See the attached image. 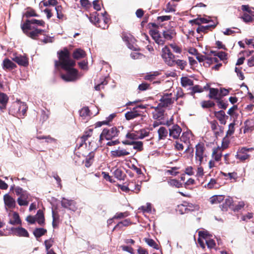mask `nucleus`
<instances>
[{
  "mask_svg": "<svg viewBox=\"0 0 254 254\" xmlns=\"http://www.w3.org/2000/svg\"><path fill=\"white\" fill-rule=\"evenodd\" d=\"M190 136L191 134L190 132L188 131L184 132L181 136L180 140L181 141H183L185 143H190Z\"/></svg>",
  "mask_w": 254,
  "mask_h": 254,
  "instance_id": "obj_46",
  "label": "nucleus"
},
{
  "mask_svg": "<svg viewBox=\"0 0 254 254\" xmlns=\"http://www.w3.org/2000/svg\"><path fill=\"white\" fill-rule=\"evenodd\" d=\"M216 24H210L206 26H199L196 29V32L198 33H207L210 28H214L216 26Z\"/></svg>",
  "mask_w": 254,
  "mask_h": 254,
  "instance_id": "obj_32",
  "label": "nucleus"
},
{
  "mask_svg": "<svg viewBox=\"0 0 254 254\" xmlns=\"http://www.w3.org/2000/svg\"><path fill=\"white\" fill-rule=\"evenodd\" d=\"M8 101V97L5 93L0 92V109L4 110L6 108Z\"/></svg>",
  "mask_w": 254,
  "mask_h": 254,
  "instance_id": "obj_28",
  "label": "nucleus"
},
{
  "mask_svg": "<svg viewBox=\"0 0 254 254\" xmlns=\"http://www.w3.org/2000/svg\"><path fill=\"white\" fill-rule=\"evenodd\" d=\"M12 234L18 237H29V234L28 231L24 228L19 227L17 228L12 227L11 228Z\"/></svg>",
  "mask_w": 254,
  "mask_h": 254,
  "instance_id": "obj_13",
  "label": "nucleus"
},
{
  "mask_svg": "<svg viewBox=\"0 0 254 254\" xmlns=\"http://www.w3.org/2000/svg\"><path fill=\"white\" fill-rule=\"evenodd\" d=\"M129 191H131L136 193H138L141 189V185L136 184L135 182L131 181L129 182L127 184Z\"/></svg>",
  "mask_w": 254,
  "mask_h": 254,
  "instance_id": "obj_26",
  "label": "nucleus"
},
{
  "mask_svg": "<svg viewBox=\"0 0 254 254\" xmlns=\"http://www.w3.org/2000/svg\"><path fill=\"white\" fill-rule=\"evenodd\" d=\"M222 150V149L219 146L213 149L212 156L214 158V161L219 162L221 160Z\"/></svg>",
  "mask_w": 254,
  "mask_h": 254,
  "instance_id": "obj_23",
  "label": "nucleus"
},
{
  "mask_svg": "<svg viewBox=\"0 0 254 254\" xmlns=\"http://www.w3.org/2000/svg\"><path fill=\"white\" fill-rule=\"evenodd\" d=\"M99 16V14L97 12H95L92 14H90L89 18L90 21L96 26V23L99 22V19L100 18Z\"/></svg>",
  "mask_w": 254,
  "mask_h": 254,
  "instance_id": "obj_47",
  "label": "nucleus"
},
{
  "mask_svg": "<svg viewBox=\"0 0 254 254\" xmlns=\"http://www.w3.org/2000/svg\"><path fill=\"white\" fill-rule=\"evenodd\" d=\"M129 215L127 211L125 212H118L114 216V218L118 219L125 218Z\"/></svg>",
  "mask_w": 254,
  "mask_h": 254,
  "instance_id": "obj_59",
  "label": "nucleus"
},
{
  "mask_svg": "<svg viewBox=\"0 0 254 254\" xmlns=\"http://www.w3.org/2000/svg\"><path fill=\"white\" fill-rule=\"evenodd\" d=\"M140 116L141 114L136 110V108H133L132 110L127 112L125 114V118L127 120H132Z\"/></svg>",
  "mask_w": 254,
  "mask_h": 254,
  "instance_id": "obj_21",
  "label": "nucleus"
},
{
  "mask_svg": "<svg viewBox=\"0 0 254 254\" xmlns=\"http://www.w3.org/2000/svg\"><path fill=\"white\" fill-rule=\"evenodd\" d=\"M129 154V152L121 147H118L117 149L111 151V156L113 158L124 157Z\"/></svg>",
  "mask_w": 254,
  "mask_h": 254,
  "instance_id": "obj_11",
  "label": "nucleus"
},
{
  "mask_svg": "<svg viewBox=\"0 0 254 254\" xmlns=\"http://www.w3.org/2000/svg\"><path fill=\"white\" fill-rule=\"evenodd\" d=\"M245 128L244 132H252L254 130V120L248 119L244 122Z\"/></svg>",
  "mask_w": 254,
  "mask_h": 254,
  "instance_id": "obj_25",
  "label": "nucleus"
},
{
  "mask_svg": "<svg viewBox=\"0 0 254 254\" xmlns=\"http://www.w3.org/2000/svg\"><path fill=\"white\" fill-rule=\"evenodd\" d=\"M213 113L215 117L219 121L221 125H226L227 120L228 119L229 117L226 115L224 110H221L218 111H214Z\"/></svg>",
  "mask_w": 254,
  "mask_h": 254,
  "instance_id": "obj_14",
  "label": "nucleus"
},
{
  "mask_svg": "<svg viewBox=\"0 0 254 254\" xmlns=\"http://www.w3.org/2000/svg\"><path fill=\"white\" fill-rule=\"evenodd\" d=\"M161 57L168 65L173 66L175 65V56L171 53L168 46H165L162 48Z\"/></svg>",
  "mask_w": 254,
  "mask_h": 254,
  "instance_id": "obj_5",
  "label": "nucleus"
},
{
  "mask_svg": "<svg viewBox=\"0 0 254 254\" xmlns=\"http://www.w3.org/2000/svg\"><path fill=\"white\" fill-rule=\"evenodd\" d=\"M210 235L207 231H201L198 232V237L204 239L205 241L210 238Z\"/></svg>",
  "mask_w": 254,
  "mask_h": 254,
  "instance_id": "obj_60",
  "label": "nucleus"
},
{
  "mask_svg": "<svg viewBox=\"0 0 254 254\" xmlns=\"http://www.w3.org/2000/svg\"><path fill=\"white\" fill-rule=\"evenodd\" d=\"M85 158V166L87 168H89L93 162L94 158V153L92 151L89 152L88 150V153L86 155V156H83Z\"/></svg>",
  "mask_w": 254,
  "mask_h": 254,
  "instance_id": "obj_27",
  "label": "nucleus"
},
{
  "mask_svg": "<svg viewBox=\"0 0 254 254\" xmlns=\"http://www.w3.org/2000/svg\"><path fill=\"white\" fill-rule=\"evenodd\" d=\"M25 16L29 18L32 16H38V15L36 13L35 11L33 9H30L26 11L24 14Z\"/></svg>",
  "mask_w": 254,
  "mask_h": 254,
  "instance_id": "obj_61",
  "label": "nucleus"
},
{
  "mask_svg": "<svg viewBox=\"0 0 254 254\" xmlns=\"http://www.w3.org/2000/svg\"><path fill=\"white\" fill-rule=\"evenodd\" d=\"M208 97L210 99H214L216 101L221 97L219 90L217 88H210Z\"/></svg>",
  "mask_w": 254,
  "mask_h": 254,
  "instance_id": "obj_29",
  "label": "nucleus"
},
{
  "mask_svg": "<svg viewBox=\"0 0 254 254\" xmlns=\"http://www.w3.org/2000/svg\"><path fill=\"white\" fill-rule=\"evenodd\" d=\"M235 121V120H234L233 122L229 125L228 130L226 132V136H231L234 134L235 132V126L236 125Z\"/></svg>",
  "mask_w": 254,
  "mask_h": 254,
  "instance_id": "obj_49",
  "label": "nucleus"
},
{
  "mask_svg": "<svg viewBox=\"0 0 254 254\" xmlns=\"http://www.w3.org/2000/svg\"><path fill=\"white\" fill-rule=\"evenodd\" d=\"M113 174L115 177L119 180H124L126 177V175L124 172L119 168L116 169L114 171Z\"/></svg>",
  "mask_w": 254,
  "mask_h": 254,
  "instance_id": "obj_37",
  "label": "nucleus"
},
{
  "mask_svg": "<svg viewBox=\"0 0 254 254\" xmlns=\"http://www.w3.org/2000/svg\"><path fill=\"white\" fill-rule=\"evenodd\" d=\"M175 64L179 67L181 70H184L187 65V62L184 60H175Z\"/></svg>",
  "mask_w": 254,
  "mask_h": 254,
  "instance_id": "obj_53",
  "label": "nucleus"
},
{
  "mask_svg": "<svg viewBox=\"0 0 254 254\" xmlns=\"http://www.w3.org/2000/svg\"><path fill=\"white\" fill-rule=\"evenodd\" d=\"M193 50L194 51V52L196 53V58L199 62H202L205 60H207L208 61V57L198 53L197 50H196L195 49H193Z\"/></svg>",
  "mask_w": 254,
  "mask_h": 254,
  "instance_id": "obj_57",
  "label": "nucleus"
},
{
  "mask_svg": "<svg viewBox=\"0 0 254 254\" xmlns=\"http://www.w3.org/2000/svg\"><path fill=\"white\" fill-rule=\"evenodd\" d=\"M176 35L174 30L169 29L163 32V36L164 39L171 40L174 36Z\"/></svg>",
  "mask_w": 254,
  "mask_h": 254,
  "instance_id": "obj_34",
  "label": "nucleus"
},
{
  "mask_svg": "<svg viewBox=\"0 0 254 254\" xmlns=\"http://www.w3.org/2000/svg\"><path fill=\"white\" fill-rule=\"evenodd\" d=\"M241 7L243 11H246L252 16H254V13L253 11V10H254V8L250 7L249 5H242Z\"/></svg>",
  "mask_w": 254,
  "mask_h": 254,
  "instance_id": "obj_56",
  "label": "nucleus"
},
{
  "mask_svg": "<svg viewBox=\"0 0 254 254\" xmlns=\"http://www.w3.org/2000/svg\"><path fill=\"white\" fill-rule=\"evenodd\" d=\"M90 111L88 107H84L79 111V115L81 117L86 118L90 116Z\"/></svg>",
  "mask_w": 254,
  "mask_h": 254,
  "instance_id": "obj_51",
  "label": "nucleus"
},
{
  "mask_svg": "<svg viewBox=\"0 0 254 254\" xmlns=\"http://www.w3.org/2000/svg\"><path fill=\"white\" fill-rule=\"evenodd\" d=\"M12 60L21 66L26 67L29 64L28 58L25 55H17L16 54H13Z\"/></svg>",
  "mask_w": 254,
  "mask_h": 254,
  "instance_id": "obj_10",
  "label": "nucleus"
},
{
  "mask_svg": "<svg viewBox=\"0 0 254 254\" xmlns=\"http://www.w3.org/2000/svg\"><path fill=\"white\" fill-rule=\"evenodd\" d=\"M160 74L161 72L159 71H151L146 73L144 77V79L151 81L155 79L156 76Z\"/></svg>",
  "mask_w": 254,
  "mask_h": 254,
  "instance_id": "obj_33",
  "label": "nucleus"
},
{
  "mask_svg": "<svg viewBox=\"0 0 254 254\" xmlns=\"http://www.w3.org/2000/svg\"><path fill=\"white\" fill-rule=\"evenodd\" d=\"M233 203V199L231 197L226 198L225 200V203L222 205V210L223 211H227L228 207L231 206Z\"/></svg>",
  "mask_w": 254,
  "mask_h": 254,
  "instance_id": "obj_44",
  "label": "nucleus"
},
{
  "mask_svg": "<svg viewBox=\"0 0 254 254\" xmlns=\"http://www.w3.org/2000/svg\"><path fill=\"white\" fill-rule=\"evenodd\" d=\"M159 140L165 139L168 134L167 129L163 127H160L158 130Z\"/></svg>",
  "mask_w": 254,
  "mask_h": 254,
  "instance_id": "obj_35",
  "label": "nucleus"
},
{
  "mask_svg": "<svg viewBox=\"0 0 254 254\" xmlns=\"http://www.w3.org/2000/svg\"><path fill=\"white\" fill-rule=\"evenodd\" d=\"M47 232V230L43 228H36L33 231V234L36 238H38L44 235Z\"/></svg>",
  "mask_w": 254,
  "mask_h": 254,
  "instance_id": "obj_40",
  "label": "nucleus"
},
{
  "mask_svg": "<svg viewBox=\"0 0 254 254\" xmlns=\"http://www.w3.org/2000/svg\"><path fill=\"white\" fill-rule=\"evenodd\" d=\"M209 22V21L205 18H197L190 21V23L198 25V26H200L202 23H207Z\"/></svg>",
  "mask_w": 254,
  "mask_h": 254,
  "instance_id": "obj_41",
  "label": "nucleus"
},
{
  "mask_svg": "<svg viewBox=\"0 0 254 254\" xmlns=\"http://www.w3.org/2000/svg\"><path fill=\"white\" fill-rule=\"evenodd\" d=\"M9 223L12 225L21 224V221L17 212H13L12 214V219L10 220Z\"/></svg>",
  "mask_w": 254,
  "mask_h": 254,
  "instance_id": "obj_36",
  "label": "nucleus"
},
{
  "mask_svg": "<svg viewBox=\"0 0 254 254\" xmlns=\"http://www.w3.org/2000/svg\"><path fill=\"white\" fill-rule=\"evenodd\" d=\"M215 105V103L210 100L202 101L201 102V106L203 109L212 108Z\"/></svg>",
  "mask_w": 254,
  "mask_h": 254,
  "instance_id": "obj_45",
  "label": "nucleus"
},
{
  "mask_svg": "<svg viewBox=\"0 0 254 254\" xmlns=\"http://www.w3.org/2000/svg\"><path fill=\"white\" fill-rule=\"evenodd\" d=\"M35 218L36 221L39 225L43 226L45 224L44 214L42 210L39 209L38 210L37 214L35 215Z\"/></svg>",
  "mask_w": 254,
  "mask_h": 254,
  "instance_id": "obj_30",
  "label": "nucleus"
},
{
  "mask_svg": "<svg viewBox=\"0 0 254 254\" xmlns=\"http://www.w3.org/2000/svg\"><path fill=\"white\" fill-rule=\"evenodd\" d=\"M3 200L4 204L9 209H13L16 206V202L15 199L10 195L6 193L3 196Z\"/></svg>",
  "mask_w": 254,
  "mask_h": 254,
  "instance_id": "obj_17",
  "label": "nucleus"
},
{
  "mask_svg": "<svg viewBox=\"0 0 254 254\" xmlns=\"http://www.w3.org/2000/svg\"><path fill=\"white\" fill-rule=\"evenodd\" d=\"M181 85L184 87H186L188 86H192L193 85V81L191 79L187 77H183L181 79Z\"/></svg>",
  "mask_w": 254,
  "mask_h": 254,
  "instance_id": "obj_39",
  "label": "nucleus"
},
{
  "mask_svg": "<svg viewBox=\"0 0 254 254\" xmlns=\"http://www.w3.org/2000/svg\"><path fill=\"white\" fill-rule=\"evenodd\" d=\"M150 85L147 83L143 82L138 85V89L141 91H145L150 88Z\"/></svg>",
  "mask_w": 254,
  "mask_h": 254,
  "instance_id": "obj_64",
  "label": "nucleus"
},
{
  "mask_svg": "<svg viewBox=\"0 0 254 254\" xmlns=\"http://www.w3.org/2000/svg\"><path fill=\"white\" fill-rule=\"evenodd\" d=\"M216 102L218 108L222 109L223 110H226L229 105L227 101L222 100L221 97L217 100Z\"/></svg>",
  "mask_w": 254,
  "mask_h": 254,
  "instance_id": "obj_38",
  "label": "nucleus"
},
{
  "mask_svg": "<svg viewBox=\"0 0 254 254\" xmlns=\"http://www.w3.org/2000/svg\"><path fill=\"white\" fill-rule=\"evenodd\" d=\"M168 182L171 186L175 187L177 188L182 187V184L176 179H171Z\"/></svg>",
  "mask_w": 254,
  "mask_h": 254,
  "instance_id": "obj_55",
  "label": "nucleus"
},
{
  "mask_svg": "<svg viewBox=\"0 0 254 254\" xmlns=\"http://www.w3.org/2000/svg\"><path fill=\"white\" fill-rule=\"evenodd\" d=\"M92 129H89L88 130L84 132V134L80 138V140L83 142H85L89 137L92 135Z\"/></svg>",
  "mask_w": 254,
  "mask_h": 254,
  "instance_id": "obj_58",
  "label": "nucleus"
},
{
  "mask_svg": "<svg viewBox=\"0 0 254 254\" xmlns=\"http://www.w3.org/2000/svg\"><path fill=\"white\" fill-rule=\"evenodd\" d=\"M27 105L20 101L13 102L9 108L8 113L9 114L19 119L23 118L26 115Z\"/></svg>",
  "mask_w": 254,
  "mask_h": 254,
  "instance_id": "obj_3",
  "label": "nucleus"
},
{
  "mask_svg": "<svg viewBox=\"0 0 254 254\" xmlns=\"http://www.w3.org/2000/svg\"><path fill=\"white\" fill-rule=\"evenodd\" d=\"M110 18L106 11L101 14L99 22L96 23V26L100 27L103 29H107L109 26L110 22Z\"/></svg>",
  "mask_w": 254,
  "mask_h": 254,
  "instance_id": "obj_8",
  "label": "nucleus"
},
{
  "mask_svg": "<svg viewBox=\"0 0 254 254\" xmlns=\"http://www.w3.org/2000/svg\"><path fill=\"white\" fill-rule=\"evenodd\" d=\"M176 4L170 1L166 4V8L164 9V10L166 12H175L176 11Z\"/></svg>",
  "mask_w": 254,
  "mask_h": 254,
  "instance_id": "obj_43",
  "label": "nucleus"
},
{
  "mask_svg": "<svg viewBox=\"0 0 254 254\" xmlns=\"http://www.w3.org/2000/svg\"><path fill=\"white\" fill-rule=\"evenodd\" d=\"M144 241L150 246L156 250L159 249L158 244L152 239L144 238Z\"/></svg>",
  "mask_w": 254,
  "mask_h": 254,
  "instance_id": "obj_48",
  "label": "nucleus"
},
{
  "mask_svg": "<svg viewBox=\"0 0 254 254\" xmlns=\"http://www.w3.org/2000/svg\"><path fill=\"white\" fill-rule=\"evenodd\" d=\"M172 93H165L162 95L158 106L154 109L157 110L159 108H167L172 105L174 102V99H172Z\"/></svg>",
  "mask_w": 254,
  "mask_h": 254,
  "instance_id": "obj_6",
  "label": "nucleus"
},
{
  "mask_svg": "<svg viewBox=\"0 0 254 254\" xmlns=\"http://www.w3.org/2000/svg\"><path fill=\"white\" fill-rule=\"evenodd\" d=\"M122 143L124 145H133V148L138 152H141L143 150V143L141 141H130L125 140L122 141Z\"/></svg>",
  "mask_w": 254,
  "mask_h": 254,
  "instance_id": "obj_12",
  "label": "nucleus"
},
{
  "mask_svg": "<svg viewBox=\"0 0 254 254\" xmlns=\"http://www.w3.org/2000/svg\"><path fill=\"white\" fill-rule=\"evenodd\" d=\"M62 206L65 208L73 210L75 208V202L74 200H68L65 198H63L61 201Z\"/></svg>",
  "mask_w": 254,
  "mask_h": 254,
  "instance_id": "obj_22",
  "label": "nucleus"
},
{
  "mask_svg": "<svg viewBox=\"0 0 254 254\" xmlns=\"http://www.w3.org/2000/svg\"><path fill=\"white\" fill-rule=\"evenodd\" d=\"M155 111L156 113H154L153 118L156 120L162 119L164 117L165 110L162 109V108H159L157 110L155 109Z\"/></svg>",
  "mask_w": 254,
  "mask_h": 254,
  "instance_id": "obj_42",
  "label": "nucleus"
},
{
  "mask_svg": "<svg viewBox=\"0 0 254 254\" xmlns=\"http://www.w3.org/2000/svg\"><path fill=\"white\" fill-rule=\"evenodd\" d=\"M85 51L81 48L75 49L72 53V58L74 60H79L84 58L86 56Z\"/></svg>",
  "mask_w": 254,
  "mask_h": 254,
  "instance_id": "obj_19",
  "label": "nucleus"
},
{
  "mask_svg": "<svg viewBox=\"0 0 254 254\" xmlns=\"http://www.w3.org/2000/svg\"><path fill=\"white\" fill-rule=\"evenodd\" d=\"M120 133V130L116 127L111 128H105L100 135L99 141L102 143L104 139L107 140H112L114 138L117 137Z\"/></svg>",
  "mask_w": 254,
  "mask_h": 254,
  "instance_id": "obj_4",
  "label": "nucleus"
},
{
  "mask_svg": "<svg viewBox=\"0 0 254 254\" xmlns=\"http://www.w3.org/2000/svg\"><path fill=\"white\" fill-rule=\"evenodd\" d=\"M150 34L157 44L160 45H163L165 44L164 38L161 36L158 30H150Z\"/></svg>",
  "mask_w": 254,
  "mask_h": 254,
  "instance_id": "obj_15",
  "label": "nucleus"
},
{
  "mask_svg": "<svg viewBox=\"0 0 254 254\" xmlns=\"http://www.w3.org/2000/svg\"><path fill=\"white\" fill-rule=\"evenodd\" d=\"M126 137L130 140H136L139 139V136L134 132H128L126 135Z\"/></svg>",
  "mask_w": 254,
  "mask_h": 254,
  "instance_id": "obj_62",
  "label": "nucleus"
},
{
  "mask_svg": "<svg viewBox=\"0 0 254 254\" xmlns=\"http://www.w3.org/2000/svg\"><path fill=\"white\" fill-rule=\"evenodd\" d=\"M254 150V148H247L246 147H243L239 148L235 155L237 159L239 160L240 162H245L247 160H249L250 158V155L247 153L249 151Z\"/></svg>",
  "mask_w": 254,
  "mask_h": 254,
  "instance_id": "obj_7",
  "label": "nucleus"
},
{
  "mask_svg": "<svg viewBox=\"0 0 254 254\" xmlns=\"http://www.w3.org/2000/svg\"><path fill=\"white\" fill-rule=\"evenodd\" d=\"M57 11V18L63 20L64 18V15L63 13V7L61 5H58L55 7Z\"/></svg>",
  "mask_w": 254,
  "mask_h": 254,
  "instance_id": "obj_52",
  "label": "nucleus"
},
{
  "mask_svg": "<svg viewBox=\"0 0 254 254\" xmlns=\"http://www.w3.org/2000/svg\"><path fill=\"white\" fill-rule=\"evenodd\" d=\"M80 3L81 6L85 10H88L91 7V3L89 0H80Z\"/></svg>",
  "mask_w": 254,
  "mask_h": 254,
  "instance_id": "obj_54",
  "label": "nucleus"
},
{
  "mask_svg": "<svg viewBox=\"0 0 254 254\" xmlns=\"http://www.w3.org/2000/svg\"><path fill=\"white\" fill-rule=\"evenodd\" d=\"M85 143V142H82V140L80 139V142L79 143H77L76 146L75 148L74 153L76 155L78 156L79 157H81V156H86V155L88 153V149L85 148V153H82L81 152V149L83 147V144Z\"/></svg>",
  "mask_w": 254,
  "mask_h": 254,
  "instance_id": "obj_20",
  "label": "nucleus"
},
{
  "mask_svg": "<svg viewBox=\"0 0 254 254\" xmlns=\"http://www.w3.org/2000/svg\"><path fill=\"white\" fill-rule=\"evenodd\" d=\"M203 90L202 88L198 85H196L192 87V91L191 92V95H193L195 93H200L203 92Z\"/></svg>",
  "mask_w": 254,
  "mask_h": 254,
  "instance_id": "obj_63",
  "label": "nucleus"
},
{
  "mask_svg": "<svg viewBox=\"0 0 254 254\" xmlns=\"http://www.w3.org/2000/svg\"><path fill=\"white\" fill-rule=\"evenodd\" d=\"M181 132L182 128L178 125H174L169 128V135L174 139H178Z\"/></svg>",
  "mask_w": 254,
  "mask_h": 254,
  "instance_id": "obj_16",
  "label": "nucleus"
},
{
  "mask_svg": "<svg viewBox=\"0 0 254 254\" xmlns=\"http://www.w3.org/2000/svg\"><path fill=\"white\" fill-rule=\"evenodd\" d=\"M209 124L210 125V127H211L212 130H213L216 134H218V127L220 128L221 127L219 126L218 123H217V121H216V120L211 121L209 122Z\"/></svg>",
  "mask_w": 254,
  "mask_h": 254,
  "instance_id": "obj_50",
  "label": "nucleus"
},
{
  "mask_svg": "<svg viewBox=\"0 0 254 254\" xmlns=\"http://www.w3.org/2000/svg\"><path fill=\"white\" fill-rule=\"evenodd\" d=\"M16 67V65L9 59L6 58L3 60L2 62V68L4 70H11Z\"/></svg>",
  "mask_w": 254,
  "mask_h": 254,
  "instance_id": "obj_24",
  "label": "nucleus"
},
{
  "mask_svg": "<svg viewBox=\"0 0 254 254\" xmlns=\"http://www.w3.org/2000/svg\"><path fill=\"white\" fill-rule=\"evenodd\" d=\"M33 24L44 27L45 22L43 20L32 19L30 20L27 19L23 23L21 24V28L23 32L31 39L36 40L40 35L45 32V30L35 28L32 26Z\"/></svg>",
  "mask_w": 254,
  "mask_h": 254,
  "instance_id": "obj_2",
  "label": "nucleus"
},
{
  "mask_svg": "<svg viewBox=\"0 0 254 254\" xmlns=\"http://www.w3.org/2000/svg\"><path fill=\"white\" fill-rule=\"evenodd\" d=\"M29 196V194L26 190H25L22 192L21 195L17 198L18 204L20 206H27L29 204L28 199Z\"/></svg>",
  "mask_w": 254,
  "mask_h": 254,
  "instance_id": "obj_18",
  "label": "nucleus"
},
{
  "mask_svg": "<svg viewBox=\"0 0 254 254\" xmlns=\"http://www.w3.org/2000/svg\"><path fill=\"white\" fill-rule=\"evenodd\" d=\"M59 60L55 61L56 67L61 68L67 71L66 74H62V78L65 81H73L77 79L78 70L73 68L75 65V62L70 58V53L66 47L57 52Z\"/></svg>",
  "mask_w": 254,
  "mask_h": 254,
  "instance_id": "obj_1",
  "label": "nucleus"
},
{
  "mask_svg": "<svg viewBox=\"0 0 254 254\" xmlns=\"http://www.w3.org/2000/svg\"><path fill=\"white\" fill-rule=\"evenodd\" d=\"M205 147L204 144L198 143L195 146V159L199 161V164L201 165L203 162Z\"/></svg>",
  "mask_w": 254,
  "mask_h": 254,
  "instance_id": "obj_9",
  "label": "nucleus"
},
{
  "mask_svg": "<svg viewBox=\"0 0 254 254\" xmlns=\"http://www.w3.org/2000/svg\"><path fill=\"white\" fill-rule=\"evenodd\" d=\"M223 195H215L209 198V202L211 204H216L221 203L224 199Z\"/></svg>",
  "mask_w": 254,
  "mask_h": 254,
  "instance_id": "obj_31",
  "label": "nucleus"
}]
</instances>
